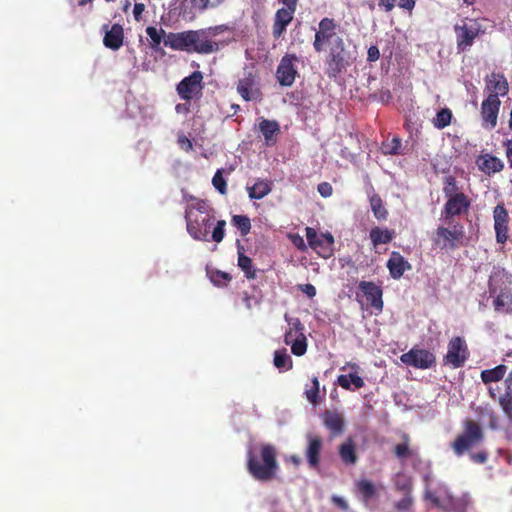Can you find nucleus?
I'll return each instance as SVG.
<instances>
[{"label": "nucleus", "mask_w": 512, "mask_h": 512, "mask_svg": "<svg viewBox=\"0 0 512 512\" xmlns=\"http://www.w3.org/2000/svg\"><path fill=\"white\" fill-rule=\"evenodd\" d=\"M246 468L257 481L269 482L276 477L279 470L277 449L273 444L262 443L247 452Z\"/></svg>", "instance_id": "f257e3e1"}, {"label": "nucleus", "mask_w": 512, "mask_h": 512, "mask_svg": "<svg viewBox=\"0 0 512 512\" xmlns=\"http://www.w3.org/2000/svg\"><path fill=\"white\" fill-rule=\"evenodd\" d=\"M186 228L189 235L198 241H208L214 216L205 201L188 205L185 210Z\"/></svg>", "instance_id": "f03ea898"}, {"label": "nucleus", "mask_w": 512, "mask_h": 512, "mask_svg": "<svg viewBox=\"0 0 512 512\" xmlns=\"http://www.w3.org/2000/svg\"><path fill=\"white\" fill-rule=\"evenodd\" d=\"M484 432L482 427L472 419L463 421V430L451 444L455 455L462 456L473 447L480 445L484 441Z\"/></svg>", "instance_id": "7ed1b4c3"}, {"label": "nucleus", "mask_w": 512, "mask_h": 512, "mask_svg": "<svg viewBox=\"0 0 512 512\" xmlns=\"http://www.w3.org/2000/svg\"><path fill=\"white\" fill-rule=\"evenodd\" d=\"M456 45L459 52L467 51L477 37L484 34L485 29L479 19H465L454 26Z\"/></svg>", "instance_id": "20e7f679"}, {"label": "nucleus", "mask_w": 512, "mask_h": 512, "mask_svg": "<svg viewBox=\"0 0 512 512\" xmlns=\"http://www.w3.org/2000/svg\"><path fill=\"white\" fill-rule=\"evenodd\" d=\"M338 27V23L333 18L324 17L320 20L313 41V48L316 52H322L327 47L335 48L337 40H343L337 35Z\"/></svg>", "instance_id": "39448f33"}, {"label": "nucleus", "mask_w": 512, "mask_h": 512, "mask_svg": "<svg viewBox=\"0 0 512 512\" xmlns=\"http://www.w3.org/2000/svg\"><path fill=\"white\" fill-rule=\"evenodd\" d=\"M300 58L294 53H286L277 66L275 77L280 86L291 87L299 76Z\"/></svg>", "instance_id": "423d86ee"}, {"label": "nucleus", "mask_w": 512, "mask_h": 512, "mask_svg": "<svg viewBox=\"0 0 512 512\" xmlns=\"http://www.w3.org/2000/svg\"><path fill=\"white\" fill-rule=\"evenodd\" d=\"M469 356L470 352L466 341L460 336H455L448 342L447 353L443 357V362L445 365H450L453 368H460L465 364Z\"/></svg>", "instance_id": "0eeeda50"}, {"label": "nucleus", "mask_w": 512, "mask_h": 512, "mask_svg": "<svg viewBox=\"0 0 512 512\" xmlns=\"http://www.w3.org/2000/svg\"><path fill=\"white\" fill-rule=\"evenodd\" d=\"M464 237L463 226L454 225L453 229L438 226L433 234V243L441 249H455Z\"/></svg>", "instance_id": "6e6552de"}, {"label": "nucleus", "mask_w": 512, "mask_h": 512, "mask_svg": "<svg viewBox=\"0 0 512 512\" xmlns=\"http://www.w3.org/2000/svg\"><path fill=\"white\" fill-rule=\"evenodd\" d=\"M400 360L407 366H412L417 369H429L436 364L435 355L426 350L419 348H412L400 356Z\"/></svg>", "instance_id": "1a4fd4ad"}, {"label": "nucleus", "mask_w": 512, "mask_h": 512, "mask_svg": "<svg viewBox=\"0 0 512 512\" xmlns=\"http://www.w3.org/2000/svg\"><path fill=\"white\" fill-rule=\"evenodd\" d=\"M326 58V74L329 78H337L345 69V43L344 40H337L335 48L328 49Z\"/></svg>", "instance_id": "9d476101"}, {"label": "nucleus", "mask_w": 512, "mask_h": 512, "mask_svg": "<svg viewBox=\"0 0 512 512\" xmlns=\"http://www.w3.org/2000/svg\"><path fill=\"white\" fill-rule=\"evenodd\" d=\"M471 206V200L466 194L455 195L446 199L441 211V216L449 223L454 217L467 214Z\"/></svg>", "instance_id": "9b49d317"}, {"label": "nucleus", "mask_w": 512, "mask_h": 512, "mask_svg": "<svg viewBox=\"0 0 512 512\" xmlns=\"http://www.w3.org/2000/svg\"><path fill=\"white\" fill-rule=\"evenodd\" d=\"M493 221L496 242L498 244L504 245L509 238L510 217L503 202L498 203L494 207Z\"/></svg>", "instance_id": "f8f14e48"}, {"label": "nucleus", "mask_w": 512, "mask_h": 512, "mask_svg": "<svg viewBox=\"0 0 512 512\" xmlns=\"http://www.w3.org/2000/svg\"><path fill=\"white\" fill-rule=\"evenodd\" d=\"M203 75L200 71H194L183 78L177 85L176 91L182 100L189 102L197 94H201Z\"/></svg>", "instance_id": "ddd939ff"}, {"label": "nucleus", "mask_w": 512, "mask_h": 512, "mask_svg": "<svg viewBox=\"0 0 512 512\" xmlns=\"http://www.w3.org/2000/svg\"><path fill=\"white\" fill-rule=\"evenodd\" d=\"M500 106L501 101L496 95H488L483 100L480 114L484 128L492 130L496 127Z\"/></svg>", "instance_id": "4468645a"}, {"label": "nucleus", "mask_w": 512, "mask_h": 512, "mask_svg": "<svg viewBox=\"0 0 512 512\" xmlns=\"http://www.w3.org/2000/svg\"><path fill=\"white\" fill-rule=\"evenodd\" d=\"M190 53L210 54L219 50V45L204 29L192 30Z\"/></svg>", "instance_id": "2eb2a0df"}, {"label": "nucleus", "mask_w": 512, "mask_h": 512, "mask_svg": "<svg viewBox=\"0 0 512 512\" xmlns=\"http://www.w3.org/2000/svg\"><path fill=\"white\" fill-rule=\"evenodd\" d=\"M307 446L305 449V456L308 465L312 469H317L320 464V455L323 448V439L321 436L308 433L306 435Z\"/></svg>", "instance_id": "dca6fc26"}, {"label": "nucleus", "mask_w": 512, "mask_h": 512, "mask_svg": "<svg viewBox=\"0 0 512 512\" xmlns=\"http://www.w3.org/2000/svg\"><path fill=\"white\" fill-rule=\"evenodd\" d=\"M192 30L182 32H169L165 39L164 45L176 51H185L190 53Z\"/></svg>", "instance_id": "f3484780"}, {"label": "nucleus", "mask_w": 512, "mask_h": 512, "mask_svg": "<svg viewBox=\"0 0 512 512\" xmlns=\"http://www.w3.org/2000/svg\"><path fill=\"white\" fill-rule=\"evenodd\" d=\"M485 91L488 95H496L499 99L500 96L508 94L509 86L505 76L501 73L492 72L485 77Z\"/></svg>", "instance_id": "a211bd4d"}, {"label": "nucleus", "mask_w": 512, "mask_h": 512, "mask_svg": "<svg viewBox=\"0 0 512 512\" xmlns=\"http://www.w3.org/2000/svg\"><path fill=\"white\" fill-rule=\"evenodd\" d=\"M296 9L282 7L275 13L272 26V35L275 39L280 38L286 31L287 26L293 21Z\"/></svg>", "instance_id": "6ab92c4d"}, {"label": "nucleus", "mask_w": 512, "mask_h": 512, "mask_svg": "<svg viewBox=\"0 0 512 512\" xmlns=\"http://www.w3.org/2000/svg\"><path fill=\"white\" fill-rule=\"evenodd\" d=\"M359 289L363 292L367 302L376 310L382 311L383 300L382 290L374 282L361 281L359 283Z\"/></svg>", "instance_id": "aec40b11"}, {"label": "nucleus", "mask_w": 512, "mask_h": 512, "mask_svg": "<svg viewBox=\"0 0 512 512\" xmlns=\"http://www.w3.org/2000/svg\"><path fill=\"white\" fill-rule=\"evenodd\" d=\"M105 35L103 38L104 45L111 50H118L123 45L124 30L120 24H114L110 29L108 25L103 26Z\"/></svg>", "instance_id": "412c9836"}, {"label": "nucleus", "mask_w": 512, "mask_h": 512, "mask_svg": "<svg viewBox=\"0 0 512 512\" xmlns=\"http://www.w3.org/2000/svg\"><path fill=\"white\" fill-rule=\"evenodd\" d=\"M387 268L393 279H399L411 269L410 263L397 251H393L387 261Z\"/></svg>", "instance_id": "4be33fe9"}, {"label": "nucleus", "mask_w": 512, "mask_h": 512, "mask_svg": "<svg viewBox=\"0 0 512 512\" xmlns=\"http://www.w3.org/2000/svg\"><path fill=\"white\" fill-rule=\"evenodd\" d=\"M237 92L245 101H251L260 96V90L255 87V78L251 73L238 81Z\"/></svg>", "instance_id": "5701e85b"}, {"label": "nucleus", "mask_w": 512, "mask_h": 512, "mask_svg": "<svg viewBox=\"0 0 512 512\" xmlns=\"http://www.w3.org/2000/svg\"><path fill=\"white\" fill-rule=\"evenodd\" d=\"M476 163L479 169L487 175L500 172L504 169L503 161L492 154L480 155Z\"/></svg>", "instance_id": "b1692460"}, {"label": "nucleus", "mask_w": 512, "mask_h": 512, "mask_svg": "<svg viewBox=\"0 0 512 512\" xmlns=\"http://www.w3.org/2000/svg\"><path fill=\"white\" fill-rule=\"evenodd\" d=\"M323 422L325 427L331 432L333 436L340 435L344 431V417L339 412L325 411L323 414Z\"/></svg>", "instance_id": "393cba45"}, {"label": "nucleus", "mask_w": 512, "mask_h": 512, "mask_svg": "<svg viewBox=\"0 0 512 512\" xmlns=\"http://www.w3.org/2000/svg\"><path fill=\"white\" fill-rule=\"evenodd\" d=\"M339 457L345 465H355L358 461L356 444L352 437H348L338 449Z\"/></svg>", "instance_id": "a878e982"}, {"label": "nucleus", "mask_w": 512, "mask_h": 512, "mask_svg": "<svg viewBox=\"0 0 512 512\" xmlns=\"http://www.w3.org/2000/svg\"><path fill=\"white\" fill-rule=\"evenodd\" d=\"M236 244L238 253V267L244 272L247 279H255L257 275L252 259L244 254V246L241 244L240 240H237Z\"/></svg>", "instance_id": "bb28decb"}, {"label": "nucleus", "mask_w": 512, "mask_h": 512, "mask_svg": "<svg viewBox=\"0 0 512 512\" xmlns=\"http://www.w3.org/2000/svg\"><path fill=\"white\" fill-rule=\"evenodd\" d=\"M259 129L264 136L266 145L270 146L275 144L276 135L280 132V126L277 121L263 119L259 123Z\"/></svg>", "instance_id": "cd10ccee"}, {"label": "nucleus", "mask_w": 512, "mask_h": 512, "mask_svg": "<svg viewBox=\"0 0 512 512\" xmlns=\"http://www.w3.org/2000/svg\"><path fill=\"white\" fill-rule=\"evenodd\" d=\"M395 236V232L393 230H389L387 228L382 229L380 227H374L370 230V240L374 247H377L380 244H388L390 243Z\"/></svg>", "instance_id": "c85d7f7f"}, {"label": "nucleus", "mask_w": 512, "mask_h": 512, "mask_svg": "<svg viewBox=\"0 0 512 512\" xmlns=\"http://www.w3.org/2000/svg\"><path fill=\"white\" fill-rule=\"evenodd\" d=\"M507 373V366L500 364L492 369H486L481 371L480 377L484 384L492 382H498L502 380Z\"/></svg>", "instance_id": "c756f323"}, {"label": "nucleus", "mask_w": 512, "mask_h": 512, "mask_svg": "<svg viewBox=\"0 0 512 512\" xmlns=\"http://www.w3.org/2000/svg\"><path fill=\"white\" fill-rule=\"evenodd\" d=\"M356 490L364 502H368L377 497V488L367 479H361L356 482Z\"/></svg>", "instance_id": "7c9ffc66"}, {"label": "nucleus", "mask_w": 512, "mask_h": 512, "mask_svg": "<svg viewBox=\"0 0 512 512\" xmlns=\"http://www.w3.org/2000/svg\"><path fill=\"white\" fill-rule=\"evenodd\" d=\"M337 383L340 387H342L345 390H352L351 385L354 386V389H360L365 385L363 378L357 375L356 373H350L348 375H339L337 377Z\"/></svg>", "instance_id": "2f4dec72"}, {"label": "nucleus", "mask_w": 512, "mask_h": 512, "mask_svg": "<svg viewBox=\"0 0 512 512\" xmlns=\"http://www.w3.org/2000/svg\"><path fill=\"white\" fill-rule=\"evenodd\" d=\"M248 194L251 199H262L271 192V183L267 180L258 179L253 186L248 187Z\"/></svg>", "instance_id": "473e14b6"}, {"label": "nucleus", "mask_w": 512, "mask_h": 512, "mask_svg": "<svg viewBox=\"0 0 512 512\" xmlns=\"http://www.w3.org/2000/svg\"><path fill=\"white\" fill-rule=\"evenodd\" d=\"M512 304V292L501 290L498 296L493 301V306L497 312H511L510 305Z\"/></svg>", "instance_id": "72a5a7b5"}, {"label": "nucleus", "mask_w": 512, "mask_h": 512, "mask_svg": "<svg viewBox=\"0 0 512 512\" xmlns=\"http://www.w3.org/2000/svg\"><path fill=\"white\" fill-rule=\"evenodd\" d=\"M442 191L446 199L452 198L455 195L465 194L463 191H461V188L457 184L456 178L453 176L444 177Z\"/></svg>", "instance_id": "f704fd0d"}, {"label": "nucleus", "mask_w": 512, "mask_h": 512, "mask_svg": "<svg viewBox=\"0 0 512 512\" xmlns=\"http://www.w3.org/2000/svg\"><path fill=\"white\" fill-rule=\"evenodd\" d=\"M369 201L374 216L378 220H385L388 216V211L384 207L381 197L378 194H373Z\"/></svg>", "instance_id": "c9c22d12"}, {"label": "nucleus", "mask_w": 512, "mask_h": 512, "mask_svg": "<svg viewBox=\"0 0 512 512\" xmlns=\"http://www.w3.org/2000/svg\"><path fill=\"white\" fill-rule=\"evenodd\" d=\"M146 34L150 38V46L154 50H157L161 44V42H164V39L168 33L162 28L157 29L154 26H149L146 28Z\"/></svg>", "instance_id": "e433bc0d"}, {"label": "nucleus", "mask_w": 512, "mask_h": 512, "mask_svg": "<svg viewBox=\"0 0 512 512\" xmlns=\"http://www.w3.org/2000/svg\"><path fill=\"white\" fill-rule=\"evenodd\" d=\"M382 152L385 155H402L404 154L402 142L399 137H393L382 144Z\"/></svg>", "instance_id": "4c0bfd02"}, {"label": "nucleus", "mask_w": 512, "mask_h": 512, "mask_svg": "<svg viewBox=\"0 0 512 512\" xmlns=\"http://www.w3.org/2000/svg\"><path fill=\"white\" fill-rule=\"evenodd\" d=\"M274 365L280 370H289L292 368L293 362L285 349L276 350L274 353Z\"/></svg>", "instance_id": "58836bf2"}, {"label": "nucleus", "mask_w": 512, "mask_h": 512, "mask_svg": "<svg viewBox=\"0 0 512 512\" xmlns=\"http://www.w3.org/2000/svg\"><path fill=\"white\" fill-rule=\"evenodd\" d=\"M231 224L236 227L241 236H246L251 230L250 218L246 215H234L231 219Z\"/></svg>", "instance_id": "ea45409f"}, {"label": "nucleus", "mask_w": 512, "mask_h": 512, "mask_svg": "<svg viewBox=\"0 0 512 512\" xmlns=\"http://www.w3.org/2000/svg\"><path fill=\"white\" fill-rule=\"evenodd\" d=\"M403 442L394 446V454L398 459H407L412 456L413 452L409 447L410 438L407 434L403 435Z\"/></svg>", "instance_id": "a19ab883"}, {"label": "nucleus", "mask_w": 512, "mask_h": 512, "mask_svg": "<svg viewBox=\"0 0 512 512\" xmlns=\"http://www.w3.org/2000/svg\"><path fill=\"white\" fill-rule=\"evenodd\" d=\"M452 120V112L449 108L441 109L433 120V125L437 129H444L449 126Z\"/></svg>", "instance_id": "79ce46f5"}, {"label": "nucleus", "mask_w": 512, "mask_h": 512, "mask_svg": "<svg viewBox=\"0 0 512 512\" xmlns=\"http://www.w3.org/2000/svg\"><path fill=\"white\" fill-rule=\"evenodd\" d=\"M305 232L309 246H313L317 239H322L326 243H334V238L330 233L318 234L317 231L312 227H307Z\"/></svg>", "instance_id": "37998d69"}, {"label": "nucleus", "mask_w": 512, "mask_h": 512, "mask_svg": "<svg viewBox=\"0 0 512 512\" xmlns=\"http://www.w3.org/2000/svg\"><path fill=\"white\" fill-rule=\"evenodd\" d=\"M413 483L410 477L399 474L395 480V489L403 494H411Z\"/></svg>", "instance_id": "c03bdc74"}, {"label": "nucleus", "mask_w": 512, "mask_h": 512, "mask_svg": "<svg viewBox=\"0 0 512 512\" xmlns=\"http://www.w3.org/2000/svg\"><path fill=\"white\" fill-rule=\"evenodd\" d=\"M291 346V352L295 356H302L307 351V338L305 334H301V336H297L295 340L289 344Z\"/></svg>", "instance_id": "a18cd8bd"}, {"label": "nucleus", "mask_w": 512, "mask_h": 512, "mask_svg": "<svg viewBox=\"0 0 512 512\" xmlns=\"http://www.w3.org/2000/svg\"><path fill=\"white\" fill-rule=\"evenodd\" d=\"M333 244L334 243H326L322 239H317L315 244L310 247L315 250L321 257L328 258L333 254Z\"/></svg>", "instance_id": "49530a36"}, {"label": "nucleus", "mask_w": 512, "mask_h": 512, "mask_svg": "<svg viewBox=\"0 0 512 512\" xmlns=\"http://www.w3.org/2000/svg\"><path fill=\"white\" fill-rule=\"evenodd\" d=\"M499 404L505 415L512 420V390L505 391V393L499 398Z\"/></svg>", "instance_id": "de8ad7c7"}, {"label": "nucleus", "mask_w": 512, "mask_h": 512, "mask_svg": "<svg viewBox=\"0 0 512 512\" xmlns=\"http://www.w3.org/2000/svg\"><path fill=\"white\" fill-rule=\"evenodd\" d=\"M305 395L311 404L316 405L319 403V381L317 377L312 379V386L305 391Z\"/></svg>", "instance_id": "09e8293b"}, {"label": "nucleus", "mask_w": 512, "mask_h": 512, "mask_svg": "<svg viewBox=\"0 0 512 512\" xmlns=\"http://www.w3.org/2000/svg\"><path fill=\"white\" fill-rule=\"evenodd\" d=\"M214 188L222 195L227 193V182L222 175V170L219 169L215 172L212 178Z\"/></svg>", "instance_id": "8fccbe9b"}, {"label": "nucleus", "mask_w": 512, "mask_h": 512, "mask_svg": "<svg viewBox=\"0 0 512 512\" xmlns=\"http://www.w3.org/2000/svg\"><path fill=\"white\" fill-rule=\"evenodd\" d=\"M210 279L214 285L223 287L231 281V276L226 272L217 270L211 274Z\"/></svg>", "instance_id": "3c124183"}, {"label": "nucleus", "mask_w": 512, "mask_h": 512, "mask_svg": "<svg viewBox=\"0 0 512 512\" xmlns=\"http://www.w3.org/2000/svg\"><path fill=\"white\" fill-rule=\"evenodd\" d=\"M284 318L289 325V330L295 332L297 336H301V334H304L305 327L299 318L289 317L288 314H285Z\"/></svg>", "instance_id": "603ef678"}, {"label": "nucleus", "mask_w": 512, "mask_h": 512, "mask_svg": "<svg viewBox=\"0 0 512 512\" xmlns=\"http://www.w3.org/2000/svg\"><path fill=\"white\" fill-rule=\"evenodd\" d=\"M225 226L226 221L225 220H218L216 223V226L214 227L212 231V240L216 243H220L225 236Z\"/></svg>", "instance_id": "864d4df0"}, {"label": "nucleus", "mask_w": 512, "mask_h": 512, "mask_svg": "<svg viewBox=\"0 0 512 512\" xmlns=\"http://www.w3.org/2000/svg\"><path fill=\"white\" fill-rule=\"evenodd\" d=\"M413 505V497L411 494H404V497L395 503V508L398 511H409Z\"/></svg>", "instance_id": "5fc2aeb1"}, {"label": "nucleus", "mask_w": 512, "mask_h": 512, "mask_svg": "<svg viewBox=\"0 0 512 512\" xmlns=\"http://www.w3.org/2000/svg\"><path fill=\"white\" fill-rule=\"evenodd\" d=\"M469 457L474 463L484 464L488 460V452L486 450H482L476 453H470Z\"/></svg>", "instance_id": "6e6d98bb"}, {"label": "nucleus", "mask_w": 512, "mask_h": 512, "mask_svg": "<svg viewBox=\"0 0 512 512\" xmlns=\"http://www.w3.org/2000/svg\"><path fill=\"white\" fill-rule=\"evenodd\" d=\"M317 191L319 192V194L322 197L327 198V197H330L332 195L333 188H332V185L330 183L322 182V183L318 184Z\"/></svg>", "instance_id": "4d7b16f0"}, {"label": "nucleus", "mask_w": 512, "mask_h": 512, "mask_svg": "<svg viewBox=\"0 0 512 512\" xmlns=\"http://www.w3.org/2000/svg\"><path fill=\"white\" fill-rule=\"evenodd\" d=\"M146 9L144 3H135L133 7V16L135 21L139 22L143 19V13Z\"/></svg>", "instance_id": "13d9d810"}, {"label": "nucleus", "mask_w": 512, "mask_h": 512, "mask_svg": "<svg viewBox=\"0 0 512 512\" xmlns=\"http://www.w3.org/2000/svg\"><path fill=\"white\" fill-rule=\"evenodd\" d=\"M298 289L306 294L309 298H313L316 296V288L314 285L307 283V284H300L298 285Z\"/></svg>", "instance_id": "bf43d9fd"}, {"label": "nucleus", "mask_w": 512, "mask_h": 512, "mask_svg": "<svg viewBox=\"0 0 512 512\" xmlns=\"http://www.w3.org/2000/svg\"><path fill=\"white\" fill-rule=\"evenodd\" d=\"M380 58V51L377 46H370L367 51V60L369 62H376Z\"/></svg>", "instance_id": "052dcab7"}, {"label": "nucleus", "mask_w": 512, "mask_h": 512, "mask_svg": "<svg viewBox=\"0 0 512 512\" xmlns=\"http://www.w3.org/2000/svg\"><path fill=\"white\" fill-rule=\"evenodd\" d=\"M331 501L339 509H341L343 511H348L349 505H348L347 501L344 498H342L340 496H337V495H334V496H332Z\"/></svg>", "instance_id": "680f3d73"}, {"label": "nucleus", "mask_w": 512, "mask_h": 512, "mask_svg": "<svg viewBox=\"0 0 512 512\" xmlns=\"http://www.w3.org/2000/svg\"><path fill=\"white\" fill-rule=\"evenodd\" d=\"M396 0H378V6L385 12H390L395 7Z\"/></svg>", "instance_id": "e2e57ef3"}, {"label": "nucleus", "mask_w": 512, "mask_h": 512, "mask_svg": "<svg viewBox=\"0 0 512 512\" xmlns=\"http://www.w3.org/2000/svg\"><path fill=\"white\" fill-rule=\"evenodd\" d=\"M190 3L194 8L203 11L208 8L210 0H190Z\"/></svg>", "instance_id": "0e129e2a"}, {"label": "nucleus", "mask_w": 512, "mask_h": 512, "mask_svg": "<svg viewBox=\"0 0 512 512\" xmlns=\"http://www.w3.org/2000/svg\"><path fill=\"white\" fill-rule=\"evenodd\" d=\"M504 146L506 147V157L509 162L510 167L512 168V139H507L504 141Z\"/></svg>", "instance_id": "69168bd1"}, {"label": "nucleus", "mask_w": 512, "mask_h": 512, "mask_svg": "<svg viewBox=\"0 0 512 512\" xmlns=\"http://www.w3.org/2000/svg\"><path fill=\"white\" fill-rule=\"evenodd\" d=\"M399 7L411 12L415 7V0H399Z\"/></svg>", "instance_id": "338daca9"}, {"label": "nucleus", "mask_w": 512, "mask_h": 512, "mask_svg": "<svg viewBox=\"0 0 512 512\" xmlns=\"http://www.w3.org/2000/svg\"><path fill=\"white\" fill-rule=\"evenodd\" d=\"M178 143L186 151L191 150L193 147L192 142L186 136L179 137Z\"/></svg>", "instance_id": "774afa93"}]
</instances>
